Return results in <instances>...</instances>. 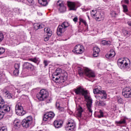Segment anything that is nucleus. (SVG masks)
Wrapping results in <instances>:
<instances>
[{"instance_id": "obj_43", "label": "nucleus", "mask_w": 131, "mask_h": 131, "mask_svg": "<svg viewBox=\"0 0 131 131\" xmlns=\"http://www.w3.org/2000/svg\"><path fill=\"white\" fill-rule=\"evenodd\" d=\"M50 37H51V36H47L45 37V38L44 39L45 41H48V40H49Z\"/></svg>"}, {"instance_id": "obj_30", "label": "nucleus", "mask_w": 131, "mask_h": 131, "mask_svg": "<svg viewBox=\"0 0 131 131\" xmlns=\"http://www.w3.org/2000/svg\"><path fill=\"white\" fill-rule=\"evenodd\" d=\"M117 124H125L126 123V119L125 118L121 119L120 121L115 122Z\"/></svg>"}, {"instance_id": "obj_5", "label": "nucleus", "mask_w": 131, "mask_h": 131, "mask_svg": "<svg viewBox=\"0 0 131 131\" xmlns=\"http://www.w3.org/2000/svg\"><path fill=\"white\" fill-rule=\"evenodd\" d=\"M118 66L122 70H126L130 67V61L128 59L120 58L118 60Z\"/></svg>"}, {"instance_id": "obj_24", "label": "nucleus", "mask_w": 131, "mask_h": 131, "mask_svg": "<svg viewBox=\"0 0 131 131\" xmlns=\"http://www.w3.org/2000/svg\"><path fill=\"white\" fill-rule=\"evenodd\" d=\"M103 91V90H102V89L101 88V86L98 85V86H96L95 88L94 89L93 93L94 94H95V95L96 94L99 95Z\"/></svg>"}, {"instance_id": "obj_31", "label": "nucleus", "mask_w": 131, "mask_h": 131, "mask_svg": "<svg viewBox=\"0 0 131 131\" xmlns=\"http://www.w3.org/2000/svg\"><path fill=\"white\" fill-rule=\"evenodd\" d=\"M56 107L60 112H63L64 111V107H61L60 106V103L59 102H56Z\"/></svg>"}, {"instance_id": "obj_57", "label": "nucleus", "mask_w": 131, "mask_h": 131, "mask_svg": "<svg viewBox=\"0 0 131 131\" xmlns=\"http://www.w3.org/2000/svg\"><path fill=\"white\" fill-rule=\"evenodd\" d=\"M1 76H2V75H1V74H0V77H1Z\"/></svg>"}, {"instance_id": "obj_21", "label": "nucleus", "mask_w": 131, "mask_h": 131, "mask_svg": "<svg viewBox=\"0 0 131 131\" xmlns=\"http://www.w3.org/2000/svg\"><path fill=\"white\" fill-rule=\"evenodd\" d=\"M68 6L69 8L70 11H75V4L73 2H68Z\"/></svg>"}, {"instance_id": "obj_35", "label": "nucleus", "mask_w": 131, "mask_h": 131, "mask_svg": "<svg viewBox=\"0 0 131 131\" xmlns=\"http://www.w3.org/2000/svg\"><path fill=\"white\" fill-rule=\"evenodd\" d=\"M99 114L97 115V117L98 118H102V117H104V113L103 111L100 110L99 112Z\"/></svg>"}, {"instance_id": "obj_32", "label": "nucleus", "mask_w": 131, "mask_h": 131, "mask_svg": "<svg viewBox=\"0 0 131 131\" xmlns=\"http://www.w3.org/2000/svg\"><path fill=\"white\" fill-rule=\"evenodd\" d=\"M13 123H14V125H15V126H17V127L21 125V122L18 119H15Z\"/></svg>"}, {"instance_id": "obj_19", "label": "nucleus", "mask_w": 131, "mask_h": 131, "mask_svg": "<svg viewBox=\"0 0 131 131\" xmlns=\"http://www.w3.org/2000/svg\"><path fill=\"white\" fill-rule=\"evenodd\" d=\"M95 17L96 21H100L104 20V15L101 14V13L99 11L97 12V14Z\"/></svg>"}, {"instance_id": "obj_17", "label": "nucleus", "mask_w": 131, "mask_h": 131, "mask_svg": "<svg viewBox=\"0 0 131 131\" xmlns=\"http://www.w3.org/2000/svg\"><path fill=\"white\" fill-rule=\"evenodd\" d=\"M24 68L28 69L29 70H33L34 66L29 62H25L24 64Z\"/></svg>"}, {"instance_id": "obj_36", "label": "nucleus", "mask_w": 131, "mask_h": 131, "mask_svg": "<svg viewBox=\"0 0 131 131\" xmlns=\"http://www.w3.org/2000/svg\"><path fill=\"white\" fill-rule=\"evenodd\" d=\"M117 98L119 104H122L123 103V99L120 96H117Z\"/></svg>"}, {"instance_id": "obj_2", "label": "nucleus", "mask_w": 131, "mask_h": 131, "mask_svg": "<svg viewBox=\"0 0 131 131\" xmlns=\"http://www.w3.org/2000/svg\"><path fill=\"white\" fill-rule=\"evenodd\" d=\"M52 80L54 81H57L59 79H60L61 82H65L66 79H67V73L62 72V69L57 68L56 71L52 74Z\"/></svg>"}, {"instance_id": "obj_11", "label": "nucleus", "mask_w": 131, "mask_h": 131, "mask_svg": "<svg viewBox=\"0 0 131 131\" xmlns=\"http://www.w3.org/2000/svg\"><path fill=\"white\" fill-rule=\"evenodd\" d=\"M84 52V47L80 45H77L75 46L73 52L74 54H82Z\"/></svg>"}, {"instance_id": "obj_41", "label": "nucleus", "mask_w": 131, "mask_h": 131, "mask_svg": "<svg viewBox=\"0 0 131 131\" xmlns=\"http://www.w3.org/2000/svg\"><path fill=\"white\" fill-rule=\"evenodd\" d=\"M5 52V48L0 47V55H3V54H4Z\"/></svg>"}, {"instance_id": "obj_13", "label": "nucleus", "mask_w": 131, "mask_h": 131, "mask_svg": "<svg viewBox=\"0 0 131 131\" xmlns=\"http://www.w3.org/2000/svg\"><path fill=\"white\" fill-rule=\"evenodd\" d=\"M55 117V114L52 112L46 113L43 116V120L44 121H50Z\"/></svg>"}, {"instance_id": "obj_52", "label": "nucleus", "mask_w": 131, "mask_h": 131, "mask_svg": "<svg viewBox=\"0 0 131 131\" xmlns=\"http://www.w3.org/2000/svg\"><path fill=\"white\" fill-rule=\"evenodd\" d=\"M127 24H128V26H130L131 27V21H128L127 23Z\"/></svg>"}, {"instance_id": "obj_56", "label": "nucleus", "mask_w": 131, "mask_h": 131, "mask_svg": "<svg viewBox=\"0 0 131 131\" xmlns=\"http://www.w3.org/2000/svg\"><path fill=\"white\" fill-rule=\"evenodd\" d=\"M88 19H90V16H88Z\"/></svg>"}, {"instance_id": "obj_14", "label": "nucleus", "mask_w": 131, "mask_h": 131, "mask_svg": "<svg viewBox=\"0 0 131 131\" xmlns=\"http://www.w3.org/2000/svg\"><path fill=\"white\" fill-rule=\"evenodd\" d=\"M57 6L60 13L66 12V6H64V3L61 1H58L57 3Z\"/></svg>"}, {"instance_id": "obj_23", "label": "nucleus", "mask_w": 131, "mask_h": 131, "mask_svg": "<svg viewBox=\"0 0 131 131\" xmlns=\"http://www.w3.org/2000/svg\"><path fill=\"white\" fill-rule=\"evenodd\" d=\"M77 116H78V118H83V117L82 116V113L83 112L82 107H79L77 109Z\"/></svg>"}, {"instance_id": "obj_38", "label": "nucleus", "mask_w": 131, "mask_h": 131, "mask_svg": "<svg viewBox=\"0 0 131 131\" xmlns=\"http://www.w3.org/2000/svg\"><path fill=\"white\" fill-rule=\"evenodd\" d=\"M122 7H123L124 13H126V12H128V9L127 8V6L125 5H123Z\"/></svg>"}, {"instance_id": "obj_16", "label": "nucleus", "mask_w": 131, "mask_h": 131, "mask_svg": "<svg viewBox=\"0 0 131 131\" xmlns=\"http://www.w3.org/2000/svg\"><path fill=\"white\" fill-rule=\"evenodd\" d=\"M28 85L27 84L17 85L15 88L16 92H17V94H20V93L22 92V89H24V88H28Z\"/></svg>"}, {"instance_id": "obj_55", "label": "nucleus", "mask_w": 131, "mask_h": 131, "mask_svg": "<svg viewBox=\"0 0 131 131\" xmlns=\"http://www.w3.org/2000/svg\"><path fill=\"white\" fill-rule=\"evenodd\" d=\"M118 34V32H114V35H117Z\"/></svg>"}, {"instance_id": "obj_47", "label": "nucleus", "mask_w": 131, "mask_h": 131, "mask_svg": "<svg viewBox=\"0 0 131 131\" xmlns=\"http://www.w3.org/2000/svg\"><path fill=\"white\" fill-rule=\"evenodd\" d=\"M79 25H80V23H82V21H83L84 20L82 18H79Z\"/></svg>"}, {"instance_id": "obj_33", "label": "nucleus", "mask_w": 131, "mask_h": 131, "mask_svg": "<svg viewBox=\"0 0 131 131\" xmlns=\"http://www.w3.org/2000/svg\"><path fill=\"white\" fill-rule=\"evenodd\" d=\"M3 123H0V131H8V129L6 126H2Z\"/></svg>"}, {"instance_id": "obj_53", "label": "nucleus", "mask_w": 131, "mask_h": 131, "mask_svg": "<svg viewBox=\"0 0 131 131\" xmlns=\"http://www.w3.org/2000/svg\"><path fill=\"white\" fill-rule=\"evenodd\" d=\"M38 15H39V16H42V13H40V12H37Z\"/></svg>"}, {"instance_id": "obj_37", "label": "nucleus", "mask_w": 131, "mask_h": 131, "mask_svg": "<svg viewBox=\"0 0 131 131\" xmlns=\"http://www.w3.org/2000/svg\"><path fill=\"white\" fill-rule=\"evenodd\" d=\"M98 12L99 11H97V10H92V12H91V15L93 17H96V15L98 14Z\"/></svg>"}, {"instance_id": "obj_9", "label": "nucleus", "mask_w": 131, "mask_h": 131, "mask_svg": "<svg viewBox=\"0 0 131 131\" xmlns=\"http://www.w3.org/2000/svg\"><path fill=\"white\" fill-rule=\"evenodd\" d=\"M32 117L31 116H28L26 119H24L21 122L23 127L28 128L32 124Z\"/></svg>"}, {"instance_id": "obj_7", "label": "nucleus", "mask_w": 131, "mask_h": 131, "mask_svg": "<svg viewBox=\"0 0 131 131\" xmlns=\"http://www.w3.org/2000/svg\"><path fill=\"white\" fill-rule=\"evenodd\" d=\"M15 113L17 115L19 116H23V115L26 114V112L23 110L22 104L20 102H17L16 104Z\"/></svg>"}, {"instance_id": "obj_8", "label": "nucleus", "mask_w": 131, "mask_h": 131, "mask_svg": "<svg viewBox=\"0 0 131 131\" xmlns=\"http://www.w3.org/2000/svg\"><path fill=\"white\" fill-rule=\"evenodd\" d=\"M69 26V23L67 21L64 22L61 25H59L57 28V34L60 36L62 33L65 32L66 28Z\"/></svg>"}, {"instance_id": "obj_22", "label": "nucleus", "mask_w": 131, "mask_h": 131, "mask_svg": "<svg viewBox=\"0 0 131 131\" xmlns=\"http://www.w3.org/2000/svg\"><path fill=\"white\" fill-rule=\"evenodd\" d=\"M100 53V49L98 47H95L93 48V57H97L99 56Z\"/></svg>"}, {"instance_id": "obj_49", "label": "nucleus", "mask_w": 131, "mask_h": 131, "mask_svg": "<svg viewBox=\"0 0 131 131\" xmlns=\"http://www.w3.org/2000/svg\"><path fill=\"white\" fill-rule=\"evenodd\" d=\"M123 3H125V4H128L129 1L128 0H123Z\"/></svg>"}, {"instance_id": "obj_4", "label": "nucleus", "mask_w": 131, "mask_h": 131, "mask_svg": "<svg viewBox=\"0 0 131 131\" xmlns=\"http://www.w3.org/2000/svg\"><path fill=\"white\" fill-rule=\"evenodd\" d=\"M78 70L80 76H83L84 74L87 77H89V78H94L96 77V74L95 72L89 68H85L83 70L81 68H79Z\"/></svg>"}, {"instance_id": "obj_54", "label": "nucleus", "mask_w": 131, "mask_h": 131, "mask_svg": "<svg viewBox=\"0 0 131 131\" xmlns=\"http://www.w3.org/2000/svg\"><path fill=\"white\" fill-rule=\"evenodd\" d=\"M89 9H83V12H86V11H88Z\"/></svg>"}, {"instance_id": "obj_12", "label": "nucleus", "mask_w": 131, "mask_h": 131, "mask_svg": "<svg viewBox=\"0 0 131 131\" xmlns=\"http://www.w3.org/2000/svg\"><path fill=\"white\" fill-rule=\"evenodd\" d=\"M122 95L123 96V97H124V98H126V99L131 98L130 87H126L123 89Z\"/></svg>"}, {"instance_id": "obj_6", "label": "nucleus", "mask_w": 131, "mask_h": 131, "mask_svg": "<svg viewBox=\"0 0 131 131\" xmlns=\"http://www.w3.org/2000/svg\"><path fill=\"white\" fill-rule=\"evenodd\" d=\"M48 97L49 92L45 89L40 90L39 93L36 95V98L39 101H45V100L48 99Z\"/></svg>"}, {"instance_id": "obj_46", "label": "nucleus", "mask_w": 131, "mask_h": 131, "mask_svg": "<svg viewBox=\"0 0 131 131\" xmlns=\"http://www.w3.org/2000/svg\"><path fill=\"white\" fill-rule=\"evenodd\" d=\"M73 21L74 22H77V20H78V18H77V17H75L74 18H73Z\"/></svg>"}, {"instance_id": "obj_18", "label": "nucleus", "mask_w": 131, "mask_h": 131, "mask_svg": "<svg viewBox=\"0 0 131 131\" xmlns=\"http://www.w3.org/2000/svg\"><path fill=\"white\" fill-rule=\"evenodd\" d=\"M15 70L13 71V75L17 76L19 74V69H20V64L15 63L14 65Z\"/></svg>"}, {"instance_id": "obj_27", "label": "nucleus", "mask_w": 131, "mask_h": 131, "mask_svg": "<svg viewBox=\"0 0 131 131\" xmlns=\"http://www.w3.org/2000/svg\"><path fill=\"white\" fill-rule=\"evenodd\" d=\"M45 26L43 24H34V28L35 30H38V29H41V28H43Z\"/></svg>"}, {"instance_id": "obj_10", "label": "nucleus", "mask_w": 131, "mask_h": 131, "mask_svg": "<svg viewBox=\"0 0 131 131\" xmlns=\"http://www.w3.org/2000/svg\"><path fill=\"white\" fill-rule=\"evenodd\" d=\"M65 128L67 131H74L75 122L73 119H69Z\"/></svg>"}, {"instance_id": "obj_50", "label": "nucleus", "mask_w": 131, "mask_h": 131, "mask_svg": "<svg viewBox=\"0 0 131 131\" xmlns=\"http://www.w3.org/2000/svg\"><path fill=\"white\" fill-rule=\"evenodd\" d=\"M7 97L8 98V99H11L12 95L8 94Z\"/></svg>"}, {"instance_id": "obj_20", "label": "nucleus", "mask_w": 131, "mask_h": 131, "mask_svg": "<svg viewBox=\"0 0 131 131\" xmlns=\"http://www.w3.org/2000/svg\"><path fill=\"white\" fill-rule=\"evenodd\" d=\"M98 100L96 103L99 107H104V106H106V105H107V102H106V101L102 100V99Z\"/></svg>"}, {"instance_id": "obj_26", "label": "nucleus", "mask_w": 131, "mask_h": 131, "mask_svg": "<svg viewBox=\"0 0 131 131\" xmlns=\"http://www.w3.org/2000/svg\"><path fill=\"white\" fill-rule=\"evenodd\" d=\"M114 56H115V52L113 50H111V53L105 55V57L107 59H111V58H113Z\"/></svg>"}, {"instance_id": "obj_1", "label": "nucleus", "mask_w": 131, "mask_h": 131, "mask_svg": "<svg viewBox=\"0 0 131 131\" xmlns=\"http://www.w3.org/2000/svg\"><path fill=\"white\" fill-rule=\"evenodd\" d=\"M74 92L76 95H82L84 96V98L86 100V106L88 111L91 115L93 113V110H92V106L93 104V100L91 97L88 95V91L84 90L81 86L77 87L76 89H74Z\"/></svg>"}, {"instance_id": "obj_42", "label": "nucleus", "mask_w": 131, "mask_h": 131, "mask_svg": "<svg viewBox=\"0 0 131 131\" xmlns=\"http://www.w3.org/2000/svg\"><path fill=\"white\" fill-rule=\"evenodd\" d=\"M30 61L33 62L35 64H37V59L36 58H31L30 59Z\"/></svg>"}, {"instance_id": "obj_44", "label": "nucleus", "mask_w": 131, "mask_h": 131, "mask_svg": "<svg viewBox=\"0 0 131 131\" xmlns=\"http://www.w3.org/2000/svg\"><path fill=\"white\" fill-rule=\"evenodd\" d=\"M29 4H31V6L33 5V0H27Z\"/></svg>"}, {"instance_id": "obj_3", "label": "nucleus", "mask_w": 131, "mask_h": 131, "mask_svg": "<svg viewBox=\"0 0 131 131\" xmlns=\"http://www.w3.org/2000/svg\"><path fill=\"white\" fill-rule=\"evenodd\" d=\"M11 107L7 104L5 105V101L2 96H0V119L4 118L5 113L10 112Z\"/></svg>"}, {"instance_id": "obj_51", "label": "nucleus", "mask_w": 131, "mask_h": 131, "mask_svg": "<svg viewBox=\"0 0 131 131\" xmlns=\"http://www.w3.org/2000/svg\"><path fill=\"white\" fill-rule=\"evenodd\" d=\"M82 23H83L84 25L86 26V21L85 20H84V21H83Z\"/></svg>"}, {"instance_id": "obj_29", "label": "nucleus", "mask_w": 131, "mask_h": 131, "mask_svg": "<svg viewBox=\"0 0 131 131\" xmlns=\"http://www.w3.org/2000/svg\"><path fill=\"white\" fill-rule=\"evenodd\" d=\"M101 43L103 46H107V47H110V46H111V41H107L105 40H102Z\"/></svg>"}, {"instance_id": "obj_15", "label": "nucleus", "mask_w": 131, "mask_h": 131, "mask_svg": "<svg viewBox=\"0 0 131 131\" xmlns=\"http://www.w3.org/2000/svg\"><path fill=\"white\" fill-rule=\"evenodd\" d=\"M95 98L98 100H106L107 99V93H106V91L103 90L99 95L95 96Z\"/></svg>"}, {"instance_id": "obj_28", "label": "nucleus", "mask_w": 131, "mask_h": 131, "mask_svg": "<svg viewBox=\"0 0 131 131\" xmlns=\"http://www.w3.org/2000/svg\"><path fill=\"white\" fill-rule=\"evenodd\" d=\"M45 33H47V36H52V32L51 29L49 28H46L44 29Z\"/></svg>"}, {"instance_id": "obj_45", "label": "nucleus", "mask_w": 131, "mask_h": 131, "mask_svg": "<svg viewBox=\"0 0 131 131\" xmlns=\"http://www.w3.org/2000/svg\"><path fill=\"white\" fill-rule=\"evenodd\" d=\"M43 63H44V65H45V67H46V66H48V61H47V60H45L44 61H43Z\"/></svg>"}, {"instance_id": "obj_40", "label": "nucleus", "mask_w": 131, "mask_h": 131, "mask_svg": "<svg viewBox=\"0 0 131 131\" xmlns=\"http://www.w3.org/2000/svg\"><path fill=\"white\" fill-rule=\"evenodd\" d=\"M4 39V34L2 32H0V42L3 41Z\"/></svg>"}, {"instance_id": "obj_39", "label": "nucleus", "mask_w": 131, "mask_h": 131, "mask_svg": "<svg viewBox=\"0 0 131 131\" xmlns=\"http://www.w3.org/2000/svg\"><path fill=\"white\" fill-rule=\"evenodd\" d=\"M112 17H117L118 16V13H117L115 11H113L111 13Z\"/></svg>"}, {"instance_id": "obj_34", "label": "nucleus", "mask_w": 131, "mask_h": 131, "mask_svg": "<svg viewBox=\"0 0 131 131\" xmlns=\"http://www.w3.org/2000/svg\"><path fill=\"white\" fill-rule=\"evenodd\" d=\"M38 2L40 5H42V6H46L47 4H48L47 0H39Z\"/></svg>"}, {"instance_id": "obj_25", "label": "nucleus", "mask_w": 131, "mask_h": 131, "mask_svg": "<svg viewBox=\"0 0 131 131\" xmlns=\"http://www.w3.org/2000/svg\"><path fill=\"white\" fill-rule=\"evenodd\" d=\"M62 121L55 120L54 122V125L56 128H60L62 126Z\"/></svg>"}, {"instance_id": "obj_48", "label": "nucleus", "mask_w": 131, "mask_h": 131, "mask_svg": "<svg viewBox=\"0 0 131 131\" xmlns=\"http://www.w3.org/2000/svg\"><path fill=\"white\" fill-rule=\"evenodd\" d=\"M123 32H124V33L125 35H126V34H129V33L128 32V31H126V30L124 31Z\"/></svg>"}]
</instances>
